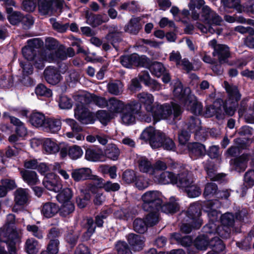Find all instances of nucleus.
Returning a JSON list of instances; mask_svg holds the SVG:
<instances>
[{
    "label": "nucleus",
    "instance_id": "nucleus-2",
    "mask_svg": "<svg viewBox=\"0 0 254 254\" xmlns=\"http://www.w3.org/2000/svg\"><path fill=\"white\" fill-rule=\"evenodd\" d=\"M206 205L207 209L206 211L209 218V223L203 228L204 232L206 233L211 235L213 233H217L222 238H227L230 236V231L228 228L225 229L224 233L221 231V229H224L223 226H219V222L218 221V218H221V214L217 210L216 208L220 207L221 204L219 200L215 199L214 200L208 201Z\"/></svg>",
    "mask_w": 254,
    "mask_h": 254
},
{
    "label": "nucleus",
    "instance_id": "nucleus-1",
    "mask_svg": "<svg viewBox=\"0 0 254 254\" xmlns=\"http://www.w3.org/2000/svg\"><path fill=\"white\" fill-rule=\"evenodd\" d=\"M204 0H190L189 4L190 9L195 8L200 9L203 6L199 20L206 25L197 22L196 26L202 33L213 34L216 32L218 35H220L222 29H215L214 27L221 25L223 22L222 19L216 12L211 10L208 6L204 5Z\"/></svg>",
    "mask_w": 254,
    "mask_h": 254
},
{
    "label": "nucleus",
    "instance_id": "nucleus-60",
    "mask_svg": "<svg viewBox=\"0 0 254 254\" xmlns=\"http://www.w3.org/2000/svg\"><path fill=\"white\" fill-rule=\"evenodd\" d=\"M35 93L38 96L51 97L52 95V91L47 88L44 85H38L35 89Z\"/></svg>",
    "mask_w": 254,
    "mask_h": 254
},
{
    "label": "nucleus",
    "instance_id": "nucleus-48",
    "mask_svg": "<svg viewBox=\"0 0 254 254\" xmlns=\"http://www.w3.org/2000/svg\"><path fill=\"white\" fill-rule=\"evenodd\" d=\"M137 58V54L124 56L121 58V63L124 66L130 68L132 65H135V61Z\"/></svg>",
    "mask_w": 254,
    "mask_h": 254
},
{
    "label": "nucleus",
    "instance_id": "nucleus-39",
    "mask_svg": "<svg viewBox=\"0 0 254 254\" xmlns=\"http://www.w3.org/2000/svg\"><path fill=\"white\" fill-rule=\"evenodd\" d=\"M105 154L107 157L115 161L118 159L120 154V151L115 144H110L105 150Z\"/></svg>",
    "mask_w": 254,
    "mask_h": 254
},
{
    "label": "nucleus",
    "instance_id": "nucleus-19",
    "mask_svg": "<svg viewBox=\"0 0 254 254\" xmlns=\"http://www.w3.org/2000/svg\"><path fill=\"white\" fill-rule=\"evenodd\" d=\"M30 199V191L28 189L18 188L14 192V201L16 205L27 204Z\"/></svg>",
    "mask_w": 254,
    "mask_h": 254
},
{
    "label": "nucleus",
    "instance_id": "nucleus-9",
    "mask_svg": "<svg viewBox=\"0 0 254 254\" xmlns=\"http://www.w3.org/2000/svg\"><path fill=\"white\" fill-rule=\"evenodd\" d=\"M178 187L184 189L190 197H197L201 192L200 188L193 184V180L188 171L180 176Z\"/></svg>",
    "mask_w": 254,
    "mask_h": 254
},
{
    "label": "nucleus",
    "instance_id": "nucleus-5",
    "mask_svg": "<svg viewBox=\"0 0 254 254\" xmlns=\"http://www.w3.org/2000/svg\"><path fill=\"white\" fill-rule=\"evenodd\" d=\"M182 111L181 107L177 104L171 103V105L164 104H157L154 107L151 115L156 122L160 120H168L172 123L179 119Z\"/></svg>",
    "mask_w": 254,
    "mask_h": 254
},
{
    "label": "nucleus",
    "instance_id": "nucleus-43",
    "mask_svg": "<svg viewBox=\"0 0 254 254\" xmlns=\"http://www.w3.org/2000/svg\"><path fill=\"white\" fill-rule=\"evenodd\" d=\"M200 120L196 117H191L187 124V127L190 132L197 133L201 129Z\"/></svg>",
    "mask_w": 254,
    "mask_h": 254
},
{
    "label": "nucleus",
    "instance_id": "nucleus-15",
    "mask_svg": "<svg viewBox=\"0 0 254 254\" xmlns=\"http://www.w3.org/2000/svg\"><path fill=\"white\" fill-rule=\"evenodd\" d=\"M92 171L88 168H82L73 170L71 177L76 182L87 179L102 182V179L97 176L91 175Z\"/></svg>",
    "mask_w": 254,
    "mask_h": 254
},
{
    "label": "nucleus",
    "instance_id": "nucleus-4",
    "mask_svg": "<svg viewBox=\"0 0 254 254\" xmlns=\"http://www.w3.org/2000/svg\"><path fill=\"white\" fill-rule=\"evenodd\" d=\"M201 205L198 202L191 204L188 210L183 213L186 217L181 226V231L185 233H190L193 228L198 229L202 223V220L200 218L201 215Z\"/></svg>",
    "mask_w": 254,
    "mask_h": 254
},
{
    "label": "nucleus",
    "instance_id": "nucleus-50",
    "mask_svg": "<svg viewBox=\"0 0 254 254\" xmlns=\"http://www.w3.org/2000/svg\"><path fill=\"white\" fill-rule=\"evenodd\" d=\"M208 246L213 251L216 252H221L225 249L222 241L217 237L211 238V240L208 242Z\"/></svg>",
    "mask_w": 254,
    "mask_h": 254
},
{
    "label": "nucleus",
    "instance_id": "nucleus-22",
    "mask_svg": "<svg viewBox=\"0 0 254 254\" xmlns=\"http://www.w3.org/2000/svg\"><path fill=\"white\" fill-rule=\"evenodd\" d=\"M44 76L47 82L52 85L58 84L61 79V76L57 69L51 66L45 70Z\"/></svg>",
    "mask_w": 254,
    "mask_h": 254
},
{
    "label": "nucleus",
    "instance_id": "nucleus-47",
    "mask_svg": "<svg viewBox=\"0 0 254 254\" xmlns=\"http://www.w3.org/2000/svg\"><path fill=\"white\" fill-rule=\"evenodd\" d=\"M123 85L120 81L111 82L108 84L109 92L115 95H118L123 92Z\"/></svg>",
    "mask_w": 254,
    "mask_h": 254
},
{
    "label": "nucleus",
    "instance_id": "nucleus-11",
    "mask_svg": "<svg viewBox=\"0 0 254 254\" xmlns=\"http://www.w3.org/2000/svg\"><path fill=\"white\" fill-rule=\"evenodd\" d=\"M162 133L161 131L150 127L142 131L140 137L144 140H148L152 148H157L162 145V142L159 139L161 138Z\"/></svg>",
    "mask_w": 254,
    "mask_h": 254
},
{
    "label": "nucleus",
    "instance_id": "nucleus-56",
    "mask_svg": "<svg viewBox=\"0 0 254 254\" xmlns=\"http://www.w3.org/2000/svg\"><path fill=\"white\" fill-rule=\"evenodd\" d=\"M59 241L58 239L52 240L47 247V251L42 252L41 254H57L59 251Z\"/></svg>",
    "mask_w": 254,
    "mask_h": 254
},
{
    "label": "nucleus",
    "instance_id": "nucleus-49",
    "mask_svg": "<svg viewBox=\"0 0 254 254\" xmlns=\"http://www.w3.org/2000/svg\"><path fill=\"white\" fill-rule=\"evenodd\" d=\"M159 210H150L148 211L149 213L146 216L145 221L148 226H152L156 224L159 221Z\"/></svg>",
    "mask_w": 254,
    "mask_h": 254
},
{
    "label": "nucleus",
    "instance_id": "nucleus-14",
    "mask_svg": "<svg viewBox=\"0 0 254 254\" xmlns=\"http://www.w3.org/2000/svg\"><path fill=\"white\" fill-rule=\"evenodd\" d=\"M44 187L50 191L59 192L63 185L60 178L54 174H49L43 181Z\"/></svg>",
    "mask_w": 254,
    "mask_h": 254
},
{
    "label": "nucleus",
    "instance_id": "nucleus-17",
    "mask_svg": "<svg viewBox=\"0 0 254 254\" xmlns=\"http://www.w3.org/2000/svg\"><path fill=\"white\" fill-rule=\"evenodd\" d=\"M80 103L81 104H78L74 110L75 117L82 124H92L93 119L91 113L83 106L84 103Z\"/></svg>",
    "mask_w": 254,
    "mask_h": 254
},
{
    "label": "nucleus",
    "instance_id": "nucleus-42",
    "mask_svg": "<svg viewBox=\"0 0 254 254\" xmlns=\"http://www.w3.org/2000/svg\"><path fill=\"white\" fill-rule=\"evenodd\" d=\"M234 222V217L233 215L231 213H225L221 216V222L222 225L220 226H223L224 229H221V231L223 233L225 232V229L228 228L230 231V229L229 226H231L233 225Z\"/></svg>",
    "mask_w": 254,
    "mask_h": 254
},
{
    "label": "nucleus",
    "instance_id": "nucleus-31",
    "mask_svg": "<svg viewBox=\"0 0 254 254\" xmlns=\"http://www.w3.org/2000/svg\"><path fill=\"white\" fill-rule=\"evenodd\" d=\"M61 122L60 120L55 119H47L44 127L46 131L55 133L61 128Z\"/></svg>",
    "mask_w": 254,
    "mask_h": 254
},
{
    "label": "nucleus",
    "instance_id": "nucleus-45",
    "mask_svg": "<svg viewBox=\"0 0 254 254\" xmlns=\"http://www.w3.org/2000/svg\"><path fill=\"white\" fill-rule=\"evenodd\" d=\"M103 181L102 179V182L97 181L96 184L99 188H103L106 191H115L118 190L120 188V185L117 183H113L108 181L103 183Z\"/></svg>",
    "mask_w": 254,
    "mask_h": 254
},
{
    "label": "nucleus",
    "instance_id": "nucleus-32",
    "mask_svg": "<svg viewBox=\"0 0 254 254\" xmlns=\"http://www.w3.org/2000/svg\"><path fill=\"white\" fill-rule=\"evenodd\" d=\"M160 209L165 213H174L179 210V204L175 200L174 197H171L170 202L160 206Z\"/></svg>",
    "mask_w": 254,
    "mask_h": 254
},
{
    "label": "nucleus",
    "instance_id": "nucleus-36",
    "mask_svg": "<svg viewBox=\"0 0 254 254\" xmlns=\"http://www.w3.org/2000/svg\"><path fill=\"white\" fill-rule=\"evenodd\" d=\"M66 58L65 53L58 48L55 51L54 53L52 52V53L50 52L49 54V56L44 55V62L45 61L51 62L58 60H64Z\"/></svg>",
    "mask_w": 254,
    "mask_h": 254
},
{
    "label": "nucleus",
    "instance_id": "nucleus-61",
    "mask_svg": "<svg viewBox=\"0 0 254 254\" xmlns=\"http://www.w3.org/2000/svg\"><path fill=\"white\" fill-rule=\"evenodd\" d=\"M116 249L118 254H131V252L125 242H118L116 245Z\"/></svg>",
    "mask_w": 254,
    "mask_h": 254
},
{
    "label": "nucleus",
    "instance_id": "nucleus-29",
    "mask_svg": "<svg viewBox=\"0 0 254 254\" xmlns=\"http://www.w3.org/2000/svg\"><path fill=\"white\" fill-rule=\"evenodd\" d=\"M140 18L132 17L129 22L125 26V31L133 35L137 34L142 28Z\"/></svg>",
    "mask_w": 254,
    "mask_h": 254
},
{
    "label": "nucleus",
    "instance_id": "nucleus-8",
    "mask_svg": "<svg viewBox=\"0 0 254 254\" xmlns=\"http://www.w3.org/2000/svg\"><path fill=\"white\" fill-rule=\"evenodd\" d=\"M224 86L229 97V100L226 102L224 110L227 114L233 116L236 110L237 102L241 98V95L236 86L229 84L225 81Z\"/></svg>",
    "mask_w": 254,
    "mask_h": 254
},
{
    "label": "nucleus",
    "instance_id": "nucleus-27",
    "mask_svg": "<svg viewBox=\"0 0 254 254\" xmlns=\"http://www.w3.org/2000/svg\"><path fill=\"white\" fill-rule=\"evenodd\" d=\"M187 147L190 150V155L191 157H193V156L194 157H198L205 155V147L200 143L193 142L189 143Z\"/></svg>",
    "mask_w": 254,
    "mask_h": 254
},
{
    "label": "nucleus",
    "instance_id": "nucleus-58",
    "mask_svg": "<svg viewBox=\"0 0 254 254\" xmlns=\"http://www.w3.org/2000/svg\"><path fill=\"white\" fill-rule=\"evenodd\" d=\"M97 118L102 124H106L112 118H114L112 115L106 110H99L96 114Z\"/></svg>",
    "mask_w": 254,
    "mask_h": 254
},
{
    "label": "nucleus",
    "instance_id": "nucleus-16",
    "mask_svg": "<svg viewBox=\"0 0 254 254\" xmlns=\"http://www.w3.org/2000/svg\"><path fill=\"white\" fill-rule=\"evenodd\" d=\"M186 171L182 172L178 176H176L173 173L165 171L162 172L160 175L154 177V181L159 184L162 185H167L169 184H177L179 183V177Z\"/></svg>",
    "mask_w": 254,
    "mask_h": 254
},
{
    "label": "nucleus",
    "instance_id": "nucleus-26",
    "mask_svg": "<svg viewBox=\"0 0 254 254\" xmlns=\"http://www.w3.org/2000/svg\"><path fill=\"white\" fill-rule=\"evenodd\" d=\"M249 156L243 154L238 158L232 160L230 164L232 167L238 172L244 171L247 167Z\"/></svg>",
    "mask_w": 254,
    "mask_h": 254
},
{
    "label": "nucleus",
    "instance_id": "nucleus-62",
    "mask_svg": "<svg viewBox=\"0 0 254 254\" xmlns=\"http://www.w3.org/2000/svg\"><path fill=\"white\" fill-rule=\"evenodd\" d=\"M45 45L47 49L49 51L47 52L46 54L49 55L51 51H55L57 49H58L59 43L54 38L49 37L46 39ZM51 53L52 52H51Z\"/></svg>",
    "mask_w": 254,
    "mask_h": 254
},
{
    "label": "nucleus",
    "instance_id": "nucleus-23",
    "mask_svg": "<svg viewBox=\"0 0 254 254\" xmlns=\"http://www.w3.org/2000/svg\"><path fill=\"white\" fill-rule=\"evenodd\" d=\"M137 97L139 102L144 105L146 110L151 113L153 110L154 107H155V106L153 105L154 102L153 96L150 93L141 92L137 94Z\"/></svg>",
    "mask_w": 254,
    "mask_h": 254
},
{
    "label": "nucleus",
    "instance_id": "nucleus-13",
    "mask_svg": "<svg viewBox=\"0 0 254 254\" xmlns=\"http://www.w3.org/2000/svg\"><path fill=\"white\" fill-rule=\"evenodd\" d=\"M22 53L23 57L28 61L33 60L35 66L41 68L44 66V55L43 54H36L35 50L32 49L28 46L22 48Z\"/></svg>",
    "mask_w": 254,
    "mask_h": 254
},
{
    "label": "nucleus",
    "instance_id": "nucleus-3",
    "mask_svg": "<svg viewBox=\"0 0 254 254\" xmlns=\"http://www.w3.org/2000/svg\"><path fill=\"white\" fill-rule=\"evenodd\" d=\"M173 94L187 110L196 115L201 114L202 111V104L197 100L193 94L191 93L189 88L183 89L182 84L179 81H177L175 83Z\"/></svg>",
    "mask_w": 254,
    "mask_h": 254
},
{
    "label": "nucleus",
    "instance_id": "nucleus-10",
    "mask_svg": "<svg viewBox=\"0 0 254 254\" xmlns=\"http://www.w3.org/2000/svg\"><path fill=\"white\" fill-rule=\"evenodd\" d=\"M141 105L137 101H132L127 104L120 113L122 123L126 125L134 124L135 122L136 115L139 113Z\"/></svg>",
    "mask_w": 254,
    "mask_h": 254
},
{
    "label": "nucleus",
    "instance_id": "nucleus-30",
    "mask_svg": "<svg viewBox=\"0 0 254 254\" xmlns=\"http://www.w3.org/2000/svg\"><path fill=\"white\" fill-rule=\"evenodd\" d=\"M20 174L23 181L29 186H33L39 182L37 174L34 171L21 170Z\"/></svg>",
    "mask_w": 254,
    "mask_h": 254
},
{
    "label": "nucleus",
    "instance_id": "nucleus-38",
    "mask_svg": "<svg viewBox=\"0 0 254 254\" xmlns=\"http://www.w3.org/2000/svg\"><path fill=\"white\" fill-rule=\"evenodd\" d=\"M53 2V0H38V5L39 12L42 15H46L52 12Z\"/></svg>",
    "mask_w": 254,
    "mask_h": 254
},
{
    "label": "nucleus",
    "instance_id": "nucleus-41",
    "mask_svg": "<svg viewBox=\"0 0 254 254\" xmlns=\"http://www.w3.org/2000/svg\"><path fill=\"white\" fill-rule=\"evenodd\" d=\"M86 18L87 23L93 27H96L107 21V17L104 18L103 16L101 15H89L86 14Z\"/></svg>",
    "mask_w": 254,
    "mask_h": 254
},
{
    "label": "nucleus",
    "instance_id": "nucleus-55",
    "mask_svg": "<svg viewBox=\"0 0 254 254\" xmlns=\"http://www.w3.org/2000/svg\"><path fill=\"white\" fill-rule=\"evenodd\" d=\"M218 188L214 183H207L205 187L203 194L205 197H210L216 194Z\"/></svg>",
    "mask_w": 254,
    "mask_h": 254
},
{
    "label": "nucleus",
    "instance_id": "nucleus-20",
    "mask_svg": "<svg viewBox=\"0 0 254 254\" xmlns=\"http://www.w3.org/2000/svg\"><path fill=\"white\" fill-rule=\"evenodd\" d=\"M126 104L124 102L118 100L115 97H112L108 100L107 109L111 115L117 116L125 108Z\"/></svg>",
    "mask_w": 254,
    "mask_h": 254
},
{
    "label": "nucleus",
    "instance_id": "nucleus-46",
    "mask_svg": "<svg viewBox=\"0 0 254 254\" xmlns=\"http://www.w3.org/2000/svg\"><path fill=\"white\" fill-rule=\"evenodd\" d=\"M149 68L152 74L157 77H160L165 71L164 65L159 62L153 63L150 65Z\"/></svg>",
    "mask_w": 254,
    "mask_h": 254
},
{
    "label": "nucleus",
    "instance_id": "nucleus-28",
    "mask_svg": "<svg viewBox=\"0 0 254 254\" xmlns=\"http://www.w3.org/2000/svg\"><path fill=\"white\" fill-rule=\"evenodd\" d=\"M138 167L142 173L153 175L154 168L151 162L145 157L140 156L137 159Z\"/></svg>",
    "mask_w": 254,
    "mask_h": 254
},
{
    "label": "nucleus",
    "instance_id": "nucleus-63",
    "mask_svg": "<svg viewBox=\"0 0 254 254\" xmlns=\"http://www.w3.org/2000/svg\"><path fill=\"white\" fill-rule=\"evenodd\" d=\"M84 227L86 229L85 234L87 237H90L95 231V226L92 218H87L84 220Z\"/></svg>",
    "mask_w": 254,
    "mask_h": 254
},
{
    "label": "nucleus",
    "instance_id": "nucleus-12",
    "mask_svg": "<svg viewBox=\"0 0 254 254\" xmlns=\"http://www.w3.org/2000/svg\"><path fill=\"white\" fill-rule=\"evenodd\" d=\"M77 97V98L76 99L78 100L79 102L85 104L93 102L100 108L107 107L108 103V100H107L104 97L97 96L89 93L79 94Z\"/></svg>",
    "mask_w": 254,
    "mask_h": 254
},
{
    "label": "nucleus",
    "instance_id": "nucleus-6",
    "mask_svg": "<svg viewBox=\"0 0 254 254\" xmlns=\"http://www.w3.org/2000/svg\"><path fill=\"white\" fill-rule=\"evenodd\" d=\"M19 241V233L13 227L6 226L0 228V242L6 243L9 254H17L16 244Z\"/></svg>",
    "mask_w": 254,
    "mask_h": 254
},
{
    "label": "nucleus",
    "instance_id": "nucleus-57",
    "mask_svg": "<svg viewBox=\"0 0 254 254\" xmlns=\"http://www.w3.org/2000/svg\"><path fill=\"white\" fill-rule=\"evenodd\" d=\"M81 195L77 199V203L79 207L84 208L87 204L88 201L90 199V195L89 193L87 191L84 192L81 190Z\"/></svg>",
    "mask_w": 254,
    "mask_h": 254
},
{
    "label": "nucleus",
    "instance_id": "nucleus-7",
    "mask_svg": "<svg viewBox=\"0 0 254 254\" xmlns=\"http://www.w3.org/2000/svg\"><path fill=\"white\" fill-rule=\"evenodd\" d=\"M141 199L142 207L144 211L159 210L163 202V196L159 191L149 190L142 194Z\"/></svg>",
    "mask_w": 254,
    "mask_h": 254
},
{
    "label": "nucleus",
    "instance_id": "nucleus-64",
    "mask_svg": "<svg viewBox=\"0 0 254 254\" xmlns=\"http://www.w3.org/2000/svg\"><path fill=\"white\" fill-rule=\"evenodd\" d=\"M244 182L247 187L251 188L254 185V170H249L246 173Z\"/></svg>",
    "mask_w": 254,
    "mask_h": 254
},
{
    "label": "nucleus",
    "instance_id": "nucleus-52",
    "mask_svg": "<svg viewBox=\"0 0 254 254\" xmlns=\"http://www.w3.org/2000/svg\"><path fill=\"white\" fill-rule=\"evenodd\" d=\"M208 236H201L198 237L194 241V246L198 250H205L208 246Z\"/></svg>",
    "mask_w": 254,
    "mask_h": 254
},
{
    "label": "nucleus",
    "instance_id": "nucleus-59",
    "mask_svg": "<svg viewBox=\"0 0 254 254\" xmlns=\"http://www.w3.org/2000/svg\"><path fill=\"white\" fill-rule=\"evenodd\" d=\"M62 204L63 205L60 210V213L63 216L65 217L74 211V206L70 201Z\"/></svg>",
    "mask_w": 254,
    "mask_h": 254
},
{
    "label": "nucleus",
    "instance_id": "nucleus-54",
    "mask_svg": "<svg viewBox=\"0 0 254 254\" xmlns=\"http://www.w3.org/2000/svg\"><path fill=\"white\" fill-rule=\"evenodd\" d=\"M83 150L77 145H74L68 147V156L72 159H77L83 155Z\"/></svg>",
    "mask_w": 254,
    "mask_h": 254
},
{
    "label": "nucleus",
    "instance_id": "nucleus-40",
    "mask_svg": "<svg viewBox=\"0 0 254 254\" xmlns=\"http://www.w3.org/2000/svg\"><path fill=\"white\" fill-rule=\"evenodd\" d=\"M7 18L9 22L12 25H16L21 22L22 14L18 11H14L12 8H7Z\"/></svg>",
    "mask_w": 254,
    "mask_h": 254
},
{
    "label": "nucleus",
    "instance_id": "nucleus-33",
    "mask_svg": "<svg viewBox=\"0 0 254 254\" xmlns=\"http://www.w3.org/2000/svg\"><path fill=\"white\" fill-rule=\"evenodd\" d=\"M121 33L117 27H115L113 30H110V32L105 37L106 40L110 43L114 48H117L116 43L121 41Z\"/></svg>",
    "mask_w": 254,
    "mask_h": 254
},
{
    "label": "nucleus",
    "instance_id": "nucleus-34",
    "mask_svg": "<svg viewBox=\"0 0 254 254\" xmlns=\"http://www.w3.org/2000/svg\"><path fill=\"white\" fill-rule=\"evenodd\" d=\"M43 148L47 154H55L59 152L58 145L50 138H46L43 141Z\"/></svg>",
    "mask_w": 254,
    "mask_h": 254
},
{
    "label": "nucleus",
    "instance_id": "nucleus-53",
    "mask_svg": "<svg viewBox=\"0 0 254 254\" xmlns=\"http://www.w3.org/2000/svg\"><path fill=\"white\" fill-rule=\"evenodd\" d=\"M159 139L162 142L160 147H163L164 149L167 150H174L175 144L174 141L170 138L167 137L164 133H162L161 138Z\"/></svg>",
    "mask_w": 254,
    "mask_h": 254
},
{
    "label": "nucleus",
    "instance_id": "nucleus-21",
    "mask_svg": "<svg viewBox=\"0 0 254 254\" xmlns=\"http://www.w3.org/2000/svg\"><path fill=\"white\" fill-rule=\"evenodd\" d=\"M213 55L217 58L221 64L226 63L231 55L229 48L226 45L219 44L213 51Z\"/></svg>",
    "mask_w": 254,
    "mask_h": 254
},
{
    "label": "nucleus",
    "instance_id": "nucleus-25",
    "mask_svg": "<svg viewBox=\"0 0 254 254\" xmlns=\"http://www.w3.org/2000/svg\"><path fill=\"white\" fill-rule=\"evenodd\" d=\"M127 241L133 250L139 251L144 246V238L141 236L131 233L127 236Z\"/></svg>",
    "mask_w": 254,
    "mask_h": 254
},
{
    "label": "nucleus",
    "instance_id": "nucleus-24",
    "mask_svg": "<svg viewBox=\"0 0 254 254\" xmlns=\"http://www.w3.org/2000/svg\"><path fill=\"white\" fill-rule=\"evenodd\" d=\"M60 210L59 206L53 202H47L41 208L42 215L47 218L54 216Z\"/></svg>",
    "mask_w": 254,
    "mask_h": 254
},
{
    "label": "nucleus",
    "instance_id": "nucleus-37",
    "mask_svg": "<svg viewBox=\"0 0 254 254\" xmlns=\"http://www.w3.org/2000/svg\"><path fill=\"white\" fill-rule=\"evenodd\" d=\"M25 249L28 254H36L39 250L37 241L33 238L28 239L25 244Z\"/></svg>",
    "mask_w": 254,
    "mask_h": 254
},
{
    "label": "nucleus",
    "instance_id": "nucleus-18",
    "mask_svg": "<svg viewBox=\"0 0 254 254\" xmlns=\"http://www.w3.org/2000/svg\"><path fill=\"white\" fill-rule=\"evenodd\" d=\"M71 127V132H67L65 135L69 138H75L77 140H83L84 135L79 132L82 130L81 127L73 119H66L64 121Z\"/></svg>",
    "mask_w": 254,
    "mask_h": 254
},
{
    "label": "nucleus",
    "instance_id": "nucleus-35",
    "mask_svg": "<svg viewBox=\"0 0 254 254\" xmlns=\"http://www.w3.org/2000/svg\"><path fill=\"white\" fill-rule=\"evenodd\" d=\"M30 121L31 124L36 127H44L47 119L44 114L39 112H33L30 116Z\"/></svg>",
    "mask_w": 254,
    "mask_h": 254
},
{
    "label": "nucleus",
    "instance_id": "nucleus-44",
    "mask_svg": "<svg viewBox=\"0 0 254 254\" xmlns=\"http://www.w3.org/2000/svg\"><path fill=\"white\" fill-rule=\"evenodd\" d=\"M72 196L71 190L69 188H65L63 190L57 195V199L61 203H65V202L70 201Z\"/></svg>",
    "mask_w": 254,
    "mask_h": 254
},
{
    "label": "nucleus",
    "instance_id": "nucleus-51",
    "mask_svg": "<svg viewBox=\"0 0 254 254\" xmlns=\"http://www.w3.org/2000/svg\"><path fill=\"white\" fill-rule=\"evenodd\" d=\"M145 221L141 218H136L133 222V229L139 233H144L148 227Z\"/></svg>",
    "mask_w": 254,
    "mask_h": 254
}]
</instances>
